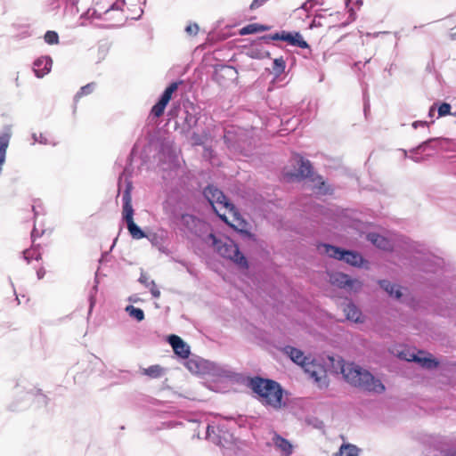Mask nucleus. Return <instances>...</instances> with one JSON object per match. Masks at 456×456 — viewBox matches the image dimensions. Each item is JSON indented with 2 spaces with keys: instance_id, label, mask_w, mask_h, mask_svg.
<instances>
[{
  "instance_id": "nucleus-1",
  "label": "nucleus",
  "mask_w": 456,
  "mask_h": 456,
  "mask_svg": "<svg viewBox=\"0 0 456 456\" xmlns=\"http://www.w3.org/2000/svg\"><path fill=\"white\" fill-rule=\"evenodd\" d=\"M330 361L335 371L342 373L345 379L353 386L369 392L381 393L385 390V387L379 379H375L371 373L358 365L345 362L341 358L335 360L332 357Z\"/></svg>"
},
{
  "instance_id": "nucleus-2",
  "label": "nucleus",
  "mask_w": 456,
  "mask_h": 456,
  "mask_svg": "<svg viewBox=\"0 0 456 456\" xmlns=\"http://www.w3.org/2000/svg\"><path fill=\"white\" fill-rule=\"evenodd\" d=\"M203 194L212 206L216 215L234 230L242 232L246 226L245 221L241 218L233 204L225 195L214 185L205 188Z\"/></svg>"
},
{
  "instance_id": "nucleus-3",
  "label": "nucleus",
  "mask_w": 456,
  "mask_h": 456,
  "mask_svg": "<svg viewBox=\"0 0 456 456\" xmlns=\"http://www.w3.org/2000/svg\"><path fill=\"white\" fill-rule=\"evenodd\" d=\"M249 387L256 394V398L264 406L279 411L285 405L283 390L278 382L255 377L250 379Z\"/></svg>"
},
{
  "instance_id": "nucleus-4",
  "label": "nucleus",
  "mask_w": 456,
  "mask_h": 456,
  "mask_svg": "<svg viewBox=\"0 0 456 456\" xmlns=\"http://www.w3.org/2000/svg\"><path fill=\"white\" fill-rule=\"evenodd\" d=\"M221 256L232 260L240 268L248 269V264L245 256L240 251L238 245L229 238L217 239L215 234L209 233L206 239Z\"/></svg>"
},
{
  "instance_id": "nucleus-5",
  "label": "nucleus",
  "mask_w": 456,
  "mask_h": 456,
  "mask_svg": "<svg viewBox=\"0 0 456 456\" xmlns=\"http://www.w3.org/2000/svg\"><path fill=\"white\" fill-rule=\"evenodd\" d=\"M318 249L321 253L338 260H344L354 266H361L363 263L362 256L354 251L343 250L329 244H322L318 247Z\"/></svg>"
},
{
  "instance_id": "nucleus-6",
  "label": "nucleus",
  "mask_w": 456,
  "mask_h": 456,
  "mask_svg": "<svg viewBox=\"0 0 456 456\" xmlns=\"http://www.w3.org/2000/svg\"><path fill=\"white\" fill-rule=\"evenodd\" d=\"M399 357L408 362H415L421 367L432 370L438 366L439 362L432 358V355L424 351L419 350L418 352L404 349L399 353Z\"/></svg>"
},
{
  "instance_id": "nucleus-7",
  "label": "nucleus",
  "mask_w": 456,
  "mask_h": 456,
  "mask_svg": "<svg viewBox=\"0 0 456 456\" xmlns=\"http://www.w3.org/2000/svg\"><path fill=\"white\" fill-rule=\"evenodd\" d=\"M329 281L331 285L347 291H358L362 289V283L357 279H351L347 274L335 272L329 273Z\"/></svg>"
},
{
  "instance_id": "nucleus-8",
  "label": "nucleus",
  "mask_w": 456,
  "mask_h": 456,
  "mask_svg": "<svg viewBox=\"0 0 456 456\" xmlns=\"http://www.w3.org/2000/svg\"><path fill=\"white\" fill-rule=\"evenodd\" d=\"M302 368L309 378L314 379L320 387H327V375L323 365L314 360L309 359L305 362Z\"/></svg>"
},
{
  "instance_id": "nucleus-9",
  "label": "nucleus",
  "mask_w": 456,
  "mask_h": 456,
  "mask_svg": "<svg viewBox=\"0 0 456 456\" xmlns=\"http://www.w3.org/2000/svg\"><path fill=\"white\" fill-rule=\"evenodd\" d=\"M237 76V70L228 65H222L215 69L214 80L220 86H225L228 81L233 80Z\"/></svg>"
},
{
  "instance_id": "nucleus-10",
  "label": "nucleus",
  "mask_w": 456,
  "mask_h": 456,
  "mask_svg": "<svg viewBox=\"0 0 456 456\" xmlns=\"http://www.w3.org/2000/svg\"><path fill=\"white\" fill-rule=\"evenodd\" d=\"M122 216L126 223L134 220V208L132 206L131 186H127L122 195Z\"/></svg>"
},
{
  "instance_id": "nucleus-11",
  "label": "nucleus",
  "mask_w": 456,
  "mask_h": 456,
  "mask_svg": "<svg viewBox=\"0 0 456 456\" xmlns=\"http://www.w3.org/2000/svg\"><path fill=\"white\" fill-rule=\"evenodd\" d=\"M168 342L173 347L174 352L180 357L185 359L190 354V348L184 341L176 335H171L168 338Z\"/></svg>"
},
{
  "instance_id": "nucleus-12",
  "label": "nucleus",
  "mask_w": 456,
  "mask_h": 456,
  "mask_svg": "<svg viewBox=\"0 0 456 456\" xmlns=\"http://www.w3.org/2000/svg\"><path fill=\"white\" fill-rule=\"evenodd\" d=\"M52 68V60L48 57H40L34 61L33 69L37 77L48 74Z\"/></svg>"
},
{
  "instance_id": "nucleus-13",
  "label": "nucleus",
  "mask_w": 456,
  "mask_h": 456,
  "mask_svg": "<svg viewBox=\"0 0 456 456\" xmlns=\"http://www.w3.org/2000/svg\"><path fill=\"white\" fill-rule=\"evenodd\" d=\"M282 351L291 359L292 362L301 367H303L305 362L309 360V357L305 356L301 350L293 346H287L282 349Z\"/></svg>"
},
{
  "instance_id": "nucleus-14",
  "label": "nucleus",
  "mask_w": 456,
  "mask_h": 456,
  "mask_svg": "<svg viewBox=\"0 0 456 456\" xmlns=\"http://www.w3.org/2000/svg\"><path fill=\"white\" fill-rule=\"evenodd\" d=\"M343 312L347 320L354 322H362V312L353 303L350 302V303L343 305Z\"/></svg>"
},
{
  "instance_id": "nucleus-15",
  "label": "nucleus",
  "mask_w": 456,
  "mask_h": 456,
  "mask_svg": "<svg viewBox=\"0 0 456 456\" xmlns=\"http://www.w3.org/2000/svg\"><path fill=\"white\" fill-rule=\"evenodd\" d=\"M273 442L274 445L286 455H290L292 453V444L287 439L283 438L280 435L275 433L273 437Z\"/></svg>"
},
{
  "instance_id": "nucleus-16",
  "label": "nucleus",
  "mask_w": 456,
  "mask_h": 456,
  "mask_svg": "<svg viewBox=\"0 0 456 456\" xmlns=\"http://www.w3.org/2000/svg\"><path fill=\"white\" fill-rule=\"evenodd\" d=\"M285 41L294 46H298L302 49L309 48L308 43L302 37V36L296 32L294 34L287 32Z\"/></svg>"
},
{
  "instance_id": "nucleus-17",
  "label": "nucleus",
  "mask_w": 456,
  "mask_h": 456,
  "mask_svg": "<svg viewBox=\"0 0 456 456\" xmlns=\"http://www.w3.org/2000/svg\"><path fill=\"white\" fill-rule=\"evenodd\" d=\"M368 240L381 249L387 250L391 247L390 241L378 233H369Z\"/></svg>"
},
{
  "instance_id": "nucleus-18",
  "label": "nucleus",
  "mask_w": 456,
  "mask_h": 456,
  "mask_svg": "<svg viewBox=\"0 0 456 456\" xmlns=\"http://www.w3.org/2000/svg\"><path fill=\"white\" fill-rule=\"evenodd\" d=\"M139 281L150 289V291L153 297L158 298L160 297V291L158 289L154 281H151L150 277L146 273H142Z\"/></svg>"
},
{
  "instance_id": "nucleus-19",
  "label": "nucleus",
  "mask_w": 456,
  "mask_h": 456,
  "mask_svg": "<svg viewBox=\"0 0 456 456\" xmlns=\"http://www.w3.org/2000/svg\"><path fill=\"white\" fill-rule=\"evenodd\" d=\"M380 287L384 289L390 296L395 297V298H400L402 297V293L399 289V287L395 284H392L388 281H380Z\"/></svg>"
},
{
  "instance_id": "nucleus-20",
  "label": "nucleus",
  "mask_w": 456,
  "mask_h": 456,
  "mask_svg": "<svg viewBox=\"0 0 456 456\" xmlns=\"http://www.w3.org/2000/svg\"><path fill=\"white\" fill-rule=\"evenodd\" d=\"M268 28H269L267 26L257 24V23H252V24H248V25L243 27L240 29V34L242 36L250 35V34L265 31Z\"/></svg>"
},
{
  "instance_id": "nucleus-21",
  "label": "nucleus",
  "mask_w": 456,
  "mask_h": 456,
  "mask_svg": "<svg viewBox=\"0 0 456 456\" xmlns=\"http://www.w3.org/2000/svg\"><path fill=\"white\" fill-rule=\"evenodd\" d=\"M359 449L351 444H342L336 456H358Z\"/></svg>"
},
{
  "instance_id": "nucleus-22",
  "label": "nucleus",
  "mask_w": 456,
  "mask_h": 456,
  "mask_svg": "<svg viewBox=\"0 0 456 456\" xmlns=\"http://www.w3.org/2000/svg\"><path fill=\"white\" fill-rule=\"evenodd\" d=\"M126 225H127V230H128L130 235L134 239L140 240L146 236L145 232L139 226H137L135 224L134 220L126 223Z\"/></svg>"
},
{
  "instance_id": "nucleus-23",
  "label": "nucleus",
  "mask_w": 456,
  "mask_h": 456,
  "mask_svg": "<svg viewBox=\"0 0 456 456\" xmlns=\"http://www.w3.org/2000/svg\"><path fill=\"white\" fill-rule=\"evenodd\" d=\"M94 83H89L82 86L74 97L75 103L77 104L83 96L92 94L94 89Z\"/></svg>"
},
{
  "instance_id": "nucleus-24",
  "label": "nucleus",
  "mask_w": 456,
  "mask_h": 456,
  "mask_svg": "<svg viewBox=\"0 0 456 456\" xmlns=\"http://www.w3.org/2000/svg\"><path fill=\"white\" fill-rule=\"evenodd\" d=\"M178 85H179V83H177V82L171 83L165 89L164 93L162 94V95L160 97V100L168 103L172 98V94L177 90Z\"/></svg>"
},
{
  "instance_id": "nucleus-25",
  "label": "nucleus",
  "mask_w": 456,
  "mask_h": 456,
  "mask_svg": "<svg viewBox=\"0 0 456 456\" xmlns=\"http://www.w3.org/2000/svg\"><path fill=\"white\" fill-rule=\"evenodd\" d=\"M298 173L302 177H308L312 174V166L309 160L300 159Z\"/></svg>"
},
{
  "instance_id": "nucleus-26",
  "label": "nucleus",
  "mask_w": 456,
  "mask_h": 456,
  "mask_svg": "<svg viewBox=\"0 0 456 456\" xmlns=\"http://www.w3.org/2000/svg\"><path fill=\"white\" fill-rule=\"evenodd\" d=\"M167 104L168 103L159 99V102L151 108V115H153L155 118H160L164 114Z\"/></svg>"
},
{
  "instance_id": "nucleus-27",
  "label": "nucleus",
  "mask_w": 456,
  "mask_h": 456,
  "mask_svg": "<svg viewBox=\"0 0 456 456\" xmlns=\"http://www.w3.org/2000/svg\"><path fill=\"white\" fill-rule=\"evenodd\" d=\"M126 311L131 317L134 318L138 322H141L144 319V313L141 308H137L133 305H127Z\"/></svg>"
},
{
  "instance_id": "nucleus-28",
  "label": "nucleus",
  "mask_w": 456,
  "mask_h": 456,
  "mask_svg": "<svg viewBox=\"0 0 456 456\" xmlns=\"http://www.w3.org/2000/svg\"><path fill=\"white\" fill-rule=\"evenodd\" d=\"M285 68L286 62L282 57L274 59L273 64V71L276 76L282 74L285 70Z\"/></svg>"
},
{
  "instance_id": "nucleus-29",
  "label": "nucleus",
  "mask_w": 456,
  "mask_h": 456,
  "mask_svg": "<svg viewBox=\"0 0 456 456\" xmlns=\"http://www.w3.org/2000/svg\"><path fill=\"white\" fill-rule=\"evenodd\" d=\"M144 374L151 378L156 379L162 375L163 370L159 365H152L143 370Z\"/></svg>"
},
{
  "instance_id": "nucleus-30",
  "label": "nucleus",
  "mask_w": 456,
  "mask_h": 456,
  "mask_svg": "<svg viewBox=\"0 0 456 456\" xmlns=\"http://www.w3.org/2000/svg\"><path fill=\"white\" fill-rule=\"evenodd\" d=\"M24 259L30 263V259H35L37 262L41 259V255L35 249H26L23 251Z\"/></svg>"
},
{
  "instance_id": "nucleus-31",
  "label": "nucleus",
  "mask_w": 456,
  "mask_h": 456,
  "mask_svg": "<svg viewBox=\"0 0 456 456\" xmlns=\"http://www.w3.org/2000/svg\"><path fill=\"white\" fill-rule=\"evenodd\" d=\"M45 41L49 45H55L59 43V36L55 31L48 30L45 34Z\"/></svg>"
},
{
  "instance_id": "nucleus-32",
  "label": "nucleus",
  "mask_w": 456,
  "mask_h": 456,
  "mask_svg": "<svg viewBox=\"0 0 456 456\" xmlns=\"http://www.w3.org/2000/svg\"><path fill=\"white\" fill-rule=\"evenodd\" d=\"M451 105L449 103L444 102L438 108V115L439 117H444L450 114Z\"/></svg>"
},
{
  "instance_id": "nucleus-33",
  "label": "nucleus",
  "mask_w": 456,
  "mask_h": 456,
  "mask_svg": "<svg viewBox=\"0 0 456 456\" xmlns=\"http://www.w3.org/2000/svg\"><path fill=\"white\" fill-rule=\"evenodd\" d=\"M199 26L198 24L196 23H191V24H189L186 28H185V31L186 33L189 35V36H196L199 32Z\"/></svg>"
},
{
  "instance_id": "nucleus-34",
  "label": "nucleus",
  "mask_w": 456,
  "mask_h": 456,
  "mask_svg": "<svg viewBox=\"0 0 456 456\" xmlns=\"http://www.w3.org/2000/svg\"><path fill=\"white\" fill-rule=\"evenodd\" d=\"M286 31H281V33H274L273 35H269L267 37H265V39H271V40H282L285 41L286 38Z\"/></svg>"
},
{
  "instance_id": "nucleus-35",
  "label": "nucleus",
  "mask_w": 456,
  "mask_h": 456,
  "mask_svg": "<svg viewBox=\"0 0 456 456\" xmlns=\"http://www.w3.org/2000/svg\"><path fill=\"white\" fill-rule=\"evenodd\" d=\"M45 274V271L44 267H43V266H40V267L37 270V278H38L39 280H41V279H43V278H44Z\"/></svg>"
},
{
  "instance_id": "nucleus-36",
  "label": "nucleus",
  "mask_w": 456,
  "mask_h": 456,
  "mask_svg": "<svg viewBox=\"0 0 456 456\" xmlns=\"http://www.w3.org/2000/svg\"><path fill=\"white\" fill-rule=\"evenodd\" d=\"M419 126H428V122L427 121H415L412 124V126L415 128H417Z\"/></svg>"
},
{
  "instance_id": "nucleus-37",
  "label": "nucleus",
  "mask_w": 456,
  "mask_h": 456,
  "mask_svg": "<svg viewBox=\"0 0 456 456\" xmlns=\"http://www.w3.org/2000/svg\"><path fill=\"white\" fill-rule=\"evenodd\" d=\"M319 26H322L320 20H317L316 19H314V20L312 21V23L310 25V28H313L314 27H319Z\"/></svg>"
},
{
  "instance_id": "nucleus-38",
  "label": "nucleus",
  "mask_w": 456,
  "mask_h": 456,
  "mask_svg": "<svg viewBox=\"0 0 456 456\" xmlns=\"http://www.w3.org/2000/svg\"><path fill=\"white\" fill-rule=\"evenodd\" d=\"M435 105H433L430 110H429V116L430 117H434V114H435Z\"/></svg>"
},
{
  "instance_id": "nucleus-39",
  "label": "nucleus",
  "mask_w": 456,
  "mask_h": 456,
  "mask_svg": "<svg viewBox=\"0 0 456 456\" xmlns=\"http://www.w3.org/2000/svg\"><path fill=\"white\" fill-rule=\"evenodd\" d=\"M447 456H456V452H450Z\"/></svg>"
},
{
  "instance_id": "nucleus-40",
  "label": "nucleus",
  "mask_w": 456,
  "mask_h": 456,
  "mask_svg": "<svg viewBox=\"0 0 456 456\" xmlns=\"http://www.w3.org/2000/svg\"><path fill=\"white\" fill-rule=\"evenodd\" d=\"M429 141L425 142L423 144L419 145V148H422L424 144H427Z\"/></svg>"
}]
</instances>
